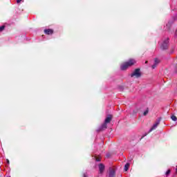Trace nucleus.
Returning <instances> with one entry per match:
<instances>
[{
    "instance_id": "nucleus-1",
    "label": "nucleus",
    "mask_w": 177,
    "mask_h": 177,
    "mask_svg": "<svg viewBox=\"0 0 177 177\" xmlns=\"http://www.w3.org/2000/svg\"><path fill=\"white\" fill-rule=\"evenodd\" d=\"M131 78H140L142 77V72L140 68L135 69L131 74Z\"/></svg>"
},
{
    "instance_id": "nucleus-2",
    "label": "nucleus",
    "mask_w": 177,
    "mask_h": 177,
    "mask_svg": "<svg viewBox=\"0 0 177 177\" xmlns=\"http://www.w3.org/2000/svg\"><path fill=\"white\" fill-rule=\"evenodd\" d=\"M168 43H169L168 39H166L165 41H163L160 46L161 49H162L163 50L165 49H168Z\"/></svg>"
},
{
    "instance_id": "nucleus-3",
    "label": "nucleus",
    "mask_w": 177,
    "mask_h": 177,
    "mask_svg": "<svg viewBox=\"0 0 177 177\" xmlns=\"http://www.w3.org/2000/svg\"><path fill=\"white\" fill-rule=\"evenodd\" d=\"M128 68H129V66L128 65V63L127 62H124L120 66V69L122 70V71H125V70H127Z\"/></svg>"
},
{
    "instance_id": "nucleus-4",
    "label": "nucleus",
    "mask_w": 177,
    "mask_h": 177,
    "mask_svg": "<svg viewBox=\"0 0 177 177\" xmlns=\"http://www.w3.org/2000/svg\"><path fill=\"white\" fill-rule=\"evenodd\" d=\"M129 66V67H132L134 64H136V60L134 59H131L128 62H126Z\"/></svg>"
},
{
    "instance_id": "nucleus-5",
    "label": "nucleus",
    "mask_w": 177,
    "mask_h": 177,
    "mask_svg": "<svg viewBox=\"0 0 177 177\" xmlns=\"http://www.w3.org/2000/svg\"><path fill=\"white\" fill-rule=\"evenodd\" d=\"M111 120H113V115H107L104 122H106V124H110V122H111Z\"/></svg>"
},
{
    "instance_id": "nucleus-6",
    "label": "nucleus",
    "mask_w": 177,
    "mask_h": 177,
    "mask_svg": "<svg viewBox=\"0 0 177 177\" xmlns=\"http://www.w3.org/2000/svg\"><path fill=\"white\" fill-rule=\"evenodd\" d=\"M159 63H160V59L156 58L154 59V64L151 66L152 68L154 70V68H156V67H157V66H158Z\"/></svg>"
},
{
    "instance_id": "nucleus-7",
    "label": "nucleus",
    "mask_w": 177,
    "mask_h": 177,
    "mask_svg": "<svg viewBox=\"0 0 177 177\" xmlns=\"http://www.w3.org/2000/svg\"><path fill=\"white\" fill-rule=\"evenodd\" d=\"M115 170L114 169H109V177H115Z\"/></svg>"
},
{
    "instance_id": "nucleus-8",
    "label": "nucleus",
    "mask_w": 177,
    "mask_h": 177,
    "mask_svg": "<svg viewBox=\"0 0 177 177\" xmlns=\"http://www.w3.org/2000/svg\"><path fill=\"white\" fill-rule=\"evenodd\" d=\"M99 171H100V174H103V172L104 171V165L103 164L99 165Z\"/></svg>"
},
{
    "instance_id": "nucleus-9",
    "label": "nucleus",
    "mask_w": 177,
    "mask_h": 177,
    "mask_svg": "<svg viewBox=\"0 0 177 177\" xmlns=\"http://www.w3.org/2000/svg\"><path fill=\"white\" fill-rule=\"evenodd\" d=\"M45 34H47V35H50L53 34V30L52 29H46L44 30Z\"/></svg>"
},
{
    "instance_id": "nucleus-10",
    "label": "nucleus",
    "mask_w": 177,
    "mask_h": 177,
    "mask_svg": "<svg viewBox=\"0 0 177 177\" xmlns=\"http://www.w3.org/2000/svg\"><path fill=\"white\" fill-rule=\"evenodd\" d=\"M158 124H160V122H158L153 124V126L149 130V132H151V131H154L157 127H158Z\"/></svg>"
},
{
    "instance_id": "nucleus-11",
    "label": "nucleus",
    "mask_w": 177,
    "mask_h": 177,
    "mask_svg": "<svg viewBox=\"0 0 177 177\" xmlns=\"http://www.w3.org/2000/svg\"><path fill=\"white\" fill-rule=\"evenodd\" d=\"M107 129V123L104 122V124H102L100 131H103V129Z\"/></svg>"
},
{
    "instance_id": "nucleus-12",
    "label": "nucleus",
    "mask_w": 177,
    "mask_h": 177,
    "mask_svg": "<svg viewBox=\"0 0 177 177\" xmlns=\"http://www.w3.org/2000/svg\"><path fill=\"white\" fill-rule=\"evenodd\" d=\"M131 165L129 163H127L125 165H124V171H128V169H129V166Z\"/></svg>"
},
{
    "instance_id": "nucleus-13",
    "label": "nucleus",
    "mask_w": 177,
    "mask_h": 177,
    "mask_svg": "<svg viewBox=\"0 0 177 177\" xmlns=\"http://www.w3.org/2000/svg\"><path fill=\"white\" fill-rule=\"evenodd\" d=\"M149 114V109H147L146 111L143 113V115H147Z\"/></svg>"
},
{
    "instance_id": "nucleus-14",
    "label": "nucleus",
    "mask_w": 177,
    "mask_h": 177,
    "mask_svg": "<svg viewBox=\"0 0 177 177\" xmlns=\"http://www.w3.org/2000/svg\"><path fill=\"white\" fill-rule=\"evenodd\" d=\"M171 120H172L173 121H176V120H177V118H176V116H175V115H172V116L171 117Z\"/></svg>"
},
{
    "instance_id": "nucleus-15",
    "label": "nucleus",
    "mask_w": 177,
    "mask_h": 177,
    "mask_svg": "<svg viewBox=\"0 0 177 177\" xmlns=\"http://www.w3.org/2000/svg\"><path fill=\"white\" fill-rule=\"evenodd\" d=\"M5 30V26H2L0 27V32Z\"/></svg>"
},
{
    "instance_id": "nucleus-16",
    "label": "nucleus",
    "mask_w": 177,
    "mask_h": 177,
    "mask_svg": "<svg viewBox=\"0 0 177 177\" xmlns=\"http://www.w3.org/2000/svg\"><path fill=\"white\" fill-rule=\"evenodd\" d=\"M170 174H171V170L170 169L167 170L166 172V175H169Z\"/></svg>"
},
{
    "instance_id": "nucleus-17",
    "label": "nucleus",
    "mask_w": 177,
    "mask_h": 177,
    "mask_svg": "<svg viewBox=\"0 0 177 177\" xmlns=\"http://www.w3.org/2000/svg\"><path fill=\"white\" fill-rule=\"evenodd\" d=\"M22 0H17V3H20Z\"/></svg>"
},
{
    "instance_id": "nucleus-18",
    "label": "nucleus",
    "mask_w": 177,
    "mask_h": 177,
    "mask_svg": "<svg viewBox=\"0 0 177 177\" xmlns=\"http://www.w3.org/2000/svg\"><path fill=\"white\" fill-rule=\"evenodd\" d=\"M96 161H100V158H96Z\"/></svg>"
},
{
    "instance_id": "nucleus-19",
    "label": "nucleus",
    "mask_w": 177,
    "mask_h": 177,
    "mask_svg": "<svg viewBox=\"0 0 177 177\" xmlns=\"http://www.w3.org/2000/svg\"><path fill=\"white\" fill-rule=\"evenodd\" d=\"M147 63H149V62H148V61H146V62H145V64H147Z\"/></svg>"
},
{
    "instance_id": "nucleus-20",
    "label": "nucleus",
    "mask_w": 177,
    "mask_h": 177,
    "mask_svg": "<svg viewBox=\"0 0 177 177\" xmlns=\"http://www.w3.org/2000/svg\"><path fill=\"white\" fill-rule=\"evenodd\" d=\"M176 174H177V166H176Z\"/></svg>"
},
{
    "instance_id": "nucleus-21",
    "label": "nucleus",
    "mask_w": 177,
    "mask_h": 177,
    "mask_svg": "<svg viewBox=\"0 0 177 177\" xmlns=\"http://www.w3.org/2000/svg\"><path fill=\"white\" fill-rule=\"evenodd\" d=\"M175 35H177V30H176Z\"/></svg>"
},
{
    "instance_id": "nucleus-22",
    "label": "nucleus",
    "mask_w": 177,
    "mask_h": 177,
    "mask_svg": "<svg viewBox=\"0 0 177 177\" xmlns=\"http://www.w3.org/2000/svg\"><path fill=\"white\" fill-rule=\"evenodd\" d=\"M7 162L9 164V160H7Z\"/></svg>"
},
{
    "instance_id": "nucleus-23",
    "label": "nucleus",
    "mask_w": 177,
    "mask_h": 177,
    "mask_svg": "<svg viewBox=\"0 0 177 177\" xmlns=\"http://www.w3.org/2000/svg\"><path fill=\"white\" fill-rule=\"evenodd\" d=\"M84 177H86V176H84Z\"/></svg>"
}]
</instances>
